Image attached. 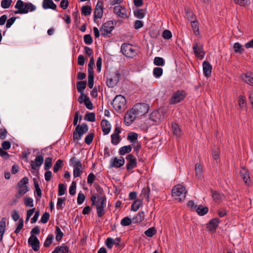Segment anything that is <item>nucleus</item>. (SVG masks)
Here are the masks:
<instances>
[{
	"label": "nucleus",
	"instance_id": "nucleus-50",
	"mask_svg": "<svg viewBox=\"0 0 253 253\" xmlns=\"http://www.w3.org/2000/svg\"><path fill=\"white\" fill-rule=\"evenodd\" d=\"M132 221V219H131L128 217L126 216L122 219L121 224L123 226H126L130 225Z\"/></svg>",
	"mask_w": 253,
	"mask_h": 253
},
{
	"label": "nucleus",
	"instance_id": "nucleus-60",
	"mask_svg": "<svg viewBox=\"0 0 253 253\" xmlns=\"http://www.w3.org/2000/svg\"><path fill=\"white\" fill-rule=\"evenodd\" d=\"M150 193V189L148 186L147 188H143L141 195H143L148 201L149 199V195Z\"/></svg>",
	"mask_w": 253,
	"mask_h": 253
},
{
	"label": "nucleus",
	"instance_id": "nucleus-15",
	"mask_svg": "<svg viewBox=\"0 0 253 253\" xmlns=\"http://www.w3.org/2000/svg\"><path fill=\"white\" fill-rule=\"evenodd\" d=\"M219 223L220 220L218 218L211 219L207 224L208 230L212 233H214Z\"/></svg>",
	"mask_w": 253,
	"mask_h": 253
},
{
	"label": "nucleus",
	"instance_id": "nucleus-12",
	"mask_svg": "<svg viewBox=\"0 0 253 253\" xmlns=\"http://www.w3.org/2000/svg\"><path fill=\"white\" fill-rule=\"evenodd\" d=\"M126 158L127 161L126 165V168L127 171H130L136 167L137 160L133 155L129 154L127 155Z\"/></svg>",
	"mask_w": 253,
	"mask_h": 253
},
{
	"label": "nucleus",
	"instance_id": "nucleus-10",
	"mask_svg": "<svg viewBox=\"0 0 253 253\" xmlns=\"http://www.w3.org/2000/svg\"><path fill=\"white\" fill-rule=\"evenodd\" d=\"M149 106L144 103H137L133 106L132 109L137 117H141L147 113L149 110Z\"/></svg>",
	"mask_w": 253,
	"mask_h": 253
},
{
	"label": "nucleus",
	"instance_id": "nucleus-28",
	"mask_svg": "<svg viewBox=\"0 0 253 253\" xmlns=\"http://www.w3.org/2000/svg\"><path fill=\"white\" fill-rule=\"evenodd\" d=\"M6 228V218L2 217L0 221V242L2 241Z\"/></svg>",
	"mask_w": 253,
	"mask_h": 253
},
{
	"label": "nucleus",
	"instance_id": "nucleus-18",
	"mask_svg": "<svg viewBox=\"0 0 253 253\" xmlns=\"http://www.w3.org/2000/svg\"><path fill=\"white\" fill-rule=\"evenodd\" d=\"M114 12L118 16L123 18L127 17L126 13V9L124 6L122 5L115 6L113 9Z\"/></svg>",
	"mask_w": 253,
	"mask_h": 253
},
{
	"label": "nucleus",
	"instance_id": "nucleus-16",
	"mask_svg": "<svg viewBox=\"0 0 253 253\" xmlns=\"http://www.w3.org/2000/svg\"><path fill=\"white\" fill-rule=\"evenodd\" d=\"M137 117H138L137 116L135 115V113L132 108L127 111V113L125 115V122L126 123V124L129 126L132 123Z\"/></svg>",
	"mask_w": 253,
	"mask_h": 253
},
{
	"label": "nucleus",
	"instance_id": "nucleus-56",
	"mask_svg": "<svg viewBox=\"0 0 253 253\" xmlns=\"http://www.w3.org/2000/svg\"><path fill=\"white\" fill-rule=\"evenodd\" d=\"M233 48L235 52L242 53L244 51V49L239 42H236L234 44Z\"/></svg>",
	"mask_w": 253,
	"mask_h": 253
},
{
	"label": "nucleus",
	"instance_id": "nucleus-64",
	"mask_svg": "<svg viewBox=\"0 0 253 253\" xmlns=\"http://www.w3.org/2000/svg\"><path fill=\"white\" fill-rule=\"evenodd\" d=\"M162 37L164 39L169 40L172 37V33L169 30H165L163 31Z\"/></svg>",
	"mask_w": 253,
	"mask_h": 253
},
{
	"label": "nucleus",
	"instance_id": "nucleus-22",
	"mask_svg": "<svg viewBox=\"0 0 253 253\" xmlns=\"http://www.w3.org/2000/svg\"><path fill=\"white\" fill-rule=\"evenodd\" d=\"M203 72L205 76L209 77L211 73L212 66L208 61H205L203 63Z\"/></svg>",
	"mask_w": 253,
	"mask_h": 253
},
{
	"label": "nucleus",
	"instance_id": "nucleus-7",
	"mask_svg": "<svg viewBox=\"0 0 253 253\" xmlns=\"http://www.w3.org/2000/svg\"><path fill=\"white\" fill-rule=\"evenodd\" d=\"M88 129V126L85 123H83L82 125H78L73 133L74 140L78 141L80 140L83 135L87 132Z\"/></svg>",
	"mask_w": 253,
	"mask_h": 253
},
{
	"label": "nucleus",
	"instance_id": "nucleus-2",
	"mask_svg": "<svg viewBox=\"0 0 253 253\" xmlns=\"http://www.w3.org/2000/svg\"><path fill=\"white\" fill-rule=\"evenodd\" d=\"M126 101L122 95H117L111 102L114 109L118 113H122L126 109Z\"/></svg>",
	"mask_w": 253,
	"mask_h": 253
},
{
	"label": "nucleus",
	"instance_id": "nucleus-20",
	"mask_svg": "<svg viewBox=\"0 0 253 253\" xmlns=\"http://www.w3.org/2000/svg\"><path fill=\"white\" fill-rule=\"evenodd\" d=\"M101 127L104 135L108 134L111 130V125L109 122L105 119L102 120L101 122Z\"/></svg>",
	"mask_w": 253,
	"mask_h": 253
},
{
	"label": "nucleus",
	"instance_id": "nucleus-26",
	"mask_svg": "<svg viewBox=\"0 0 253 253\" xmlns=\"http://www.w3.org/2000/svg\"><path fill=\"white\" fill-rule=\"evenodd\" d=\"M211 191L212 197L213 198L214 202L216 203L220 202L224 197V195L222 193L217 192L216 191L213 190L212 189H211Z\"/></svg>",
	"mask_w": 253,
	"mask_h": 253
},
{
	"label": "nucleus",
	"instance_id": "nucleus-46",
	"mask_svg": "<svg viewBox=\"0 0 253 253\" xmlns=\"http://www.w3.org/2000/svg\"><path fill=\"white\" fill-rule=\"evenodd\" d=\"M185 13L186 14V16L187 17V18L191 22V21H193L194 20H195V19H196V16L194 14V13L192 11H190L189 9L185 8Z\"/></svg>",
	"mask_w": 253,
	"mask_h": 253
},
{
	"label": "nucleus",
	"instance_id": "nucleus-14",
	"mask_svg": "<svg viewBox=\"0 0 253 253\" xmlns=\"http://www.w3.org/2000/svg\"><path fill=\"white\" fill-rule=\"evenodd\" d=\"M28 243L34 251L37 252L39 250L40 243L36 236L31 235L28 239Z\"/></svg>",
	"mask_w": 253,
	"mask_h": 253
},
{
	"label": "nucleus",
	"instance_id": "nucleus-63",
	"mask_svg": "<svg viewBox=\"0 0 253 253\" xmlns=\"http://www.w3.org/2000/svg\"><path fill=\"white\" fill-rule=\"evenodd\" d=\"M103 14V9H95L94 12V19L96 18H101Z\"/></svg>",
	"mask_w": 253,
	"mask_h": 253
},
{
	"label": "nucleus",
	"instance_id": "nucleus-33",
	"mask_svg": "<svg viewBox=\"0 0 253 253\" xmlns=\"http://www.w3.org/2000/svg\"><path fill=\"white\" fill-rule=\"evenodd\" d=\"M191 27L195 35H198L200 34L199 23L197 19L191 21Z\"/></svg>",
	"mask_w": 253,
	"mask_h": 253
},
{
	"label": "nucleus",
	"instance_id": "nucleus-11",
	"mask_svg": "<svg viewBox=\"0 0 253 253\" xmlns=\"http://www.w3.org/2000/svg\"><path fill=\"white\" fill-rule=\"evenodd\" d=\"M120 76L121 74L119 71L108 75L107 77V86L110 88L116 86L120 80Z\"/></svg>",
	"mask_w": 253,
	"mask_h": 253
},
{
	"label": "nucleus",
	"instance_id": "nucleus-37",
	"mask_svg": "<svg viewBox=\"0 0 253 253\" xmlns=\"http://www.w3.org/2000/svg\"><path fill=\"white\" fill-rule=\"evenodd\" d=\"M132 147L131 145H126L120 148L119 151V153L121 155H124L126 153H130Z\"/></svg>",
	"mask_w": 253,
	"mask_h": 253
},
{
	"label": "nucleus",
	"instance_id": "nucleus-41",
	"mask_svg": "<svg viewBox=\"0 0 253 253\" xmlns=\"http://www.w3.org/2000/svg\"><path fill=\"white\" fill-rule=\"evenodd\" d=\"M238 104L240 108L241 109L246 106V99L244 95H240L239 96Z\"/></svg>",
	"mask_w": 253,
	"mask_h": 253
},
{
	"label": "nucleus",
	"instance_id": "nucleus-53",
	"mask_svg": "<svg viewBox=\"0 0 253 253\" xmlns=\"http://www.w3.org/2000/svg\"><path fill=\"white\" fill-rule=\"evenodd\" d=\"M119 160L117 157H114L112 158L111 161L110 166L111 167H114L116 168H121L120 163Z\"/></svg>",
	"mask_w": 253,
	"mask_h": 253
},
{
	"label": "nucleus",
	"instance_id": "nucleus-29",
	"mask_svg": "<svg viewBox=\"0 0 253 253\" xmlns=\"http://www.w3.org/2000/svg\"><path fill=\"white\" fill-rule=\"evenodd\" d=\"M171 127L172 133L174 135H175L177 137H180L182 135V131L177 124L172 123Z\"/></svg>",
	"mask_w": 253,
	"mask_h": 253
},
{
	"label": "nucleus",
	"instance_id": "nucleus-52",
	"mask_svg": "<svg viewBox=\"0 0 253 253\" xmlns=\"http://www.w3.org/2000/svg\"><path fill=\"white\" fill-rule=\"evenodd\" d=\"M53 239V235L52 234H49L47 236L45 241L44 242L43 246L44 247L48 248L52 243Z\"/></svg>",
	"mask_w": 253,
	"mask_h": 253
},
{
	"label": "nucleus",
	"instance_id": "nucleus-39",
	"mask_svg": "<svg viewBox=\"0 0 253 253\" xmlns=\"http://www.w3.org/2000/svg\"><path fill=\"white\" fill-rule=\"evenodd\" d=\"M146 15L144 9H138L134 11V15L138 19H142Z\"/></svg>",
	"mask_w": 253,
	"mask_h": 253
},
{
	"label": "nucleus",
	"instance_id": "nucleus-40",
	"mask_svg": "<svg viewBox=\"0 0 253 253\" xmlns=\"http://www.w3.org/2000/svg\"><path fill=\"white\" fill-rule=\"evenodd\" d=\"M55 233L56 235V236H55L56 240L57 242L60 241L62 240L63 236H64V234L61 231L60 228L57 226H56Z\"/></svg>",
	"mask_w": 253,
	"mask_h": 253
},
{
	"label": "nucleus",
	"instance_id": "nucleus-6",
	"mask_svg": "<svg viewBox=\"0 0 253 253\" xmlns=\"http://www.w3.org/2000/svg\"><path fill=\"white\" fill-rule=\"evenodd\" d=\"M121 51L124 56L129 58H133L137 54L132 45L128 43H123L122 44Z\"/></svg>",
	"mask_w": 253,
	"mask_h": 253
},
{
	"label": "nucleus",
	"instance_id": "nucleus-13",
	"mask_svg": "<svg viewBox=\"0 0 253 253\" xmlns=\"http://www.w3.org/2000/svg\"><path fill=\"white\" fill-rule=\"evenodd\" d=\"M193 49L195 55L202 59L205 56V52L203 50V45L202 44L198 43L197 42H194L193 46Z\"/></svg>",
	"mask_w": 253,
	"mask_h": 253
},
{
	"label": "nucleus",
	"instance_id": "nucleus-62",
	"mask_svg": "<svg viewBox=\"0 0 253 253\" xmlns=\"http://www.w3.org/2000/svg\"><path fill=\"white\" fill-rule=\"evenodd\" d=\"M84 102L86 107L89 110H91L93 108V104L90 101L89 98L88 96H85V98L84 99Z\"/></svg>",
	"mask_w": 253,
	"mask_h": 253
},
{
	"label": "nucleus",
	"instance_id": "nucleus-3",
	"mask_svg": "<svg viewBox=\"0 0 253 253\" xmlns=\"http://www.w3.org/2000/svg\"><path fill=\"white\" fill-rule=\"evenodd\" d=\"M117 24L116 21L109 20L101 26L100 31L104 37L110 38L113 36L112 31L115 29Z\"/></svg>",
	"mask_w": 253,
	"mask_h": 253
},
{
	"label": "nucleus",
	"instance_id": "nucleus-55",
	"mask_svg": "<svg viewBox=\"0 0 253 253\" xmlns=\"http://www.w3.org/2000/svg\"><path fill=\"white\" fill-rule=\"evenodd\" d=\"M84 167L80 168H75L73 170V175L74 177H77L81 176L83 172V169Z\"/></svg>",
	"mask_w": 253,
	"mask_h": 253
},
{
	"label": "nucleus",
	"instance_id": "nucleus-1",
	"mask_svg": "<svg viewBox=\"0 0 253 253\" xmlns=\"http://www.w3.org/2000/svg\"><path fill=\"white\" fill-rule=\"evenodd\" d=\"M17 10L14 11L15 14H26L30 11H34L36 7L31 2H24L22 0H18L15 5Z\"/></svg>",
	"mask_w": 253,
	"mask_h": 253
},
{
	"label": "nucleus",
	"instance_id": "nucleus-21",
	"mask_svg": "<svg viewBox=\"0 0 253 253\" xmlns=\"http://www.w3.org/2000/svg\"><path fill=\"white\" fill-rule=\"evenodd\" d=\"M43 9H51L56 10L57 8L56 5L53 2L52 0H43L42 3Z\"/></svg>",
	"mask_w": 253,
	"mask_h": 253
},
{
	"label": "nucleus",
	"instance_id": "nucleus-31",
	"mask_svg": "<svg viewBox=\"0 0 253 253\" xmlns=\"http://www.w3.org/2000/svg\"><path fill=\"white\" fill-rule=\"evenodd\" d=\"M69 249L67 246H58L52 253H68Z\"/></svg>",
	"mask_w": 253,
	"mask_h": 253
},
{
	"label": "nucleus",
	"instance_id": "nucleus-59",
	"mask_svg": "<svg viewBox=\"0 0 253 253\" xmlns=\"http://www.w3.org/2000/svg\"><path fill=\"white\" fill-rule=\"evenodd\" d=\"M94 84V74H88V86L89 88H93Z\"/></svg>",
	"mask_w": 253,
	"mask_h": 253
},
{
	"label": "nucleus",
	"instance_id": "nucleus-58",
	"mask_svg": "<svg viewBox=\"0 0 253 253\" xmlns=\"http://www.w3.org/2000/svg\"><path fill=\"white\" fill-rule=\"evenodd\" d=\"M24 204L26 207H33V200L32 198L25 197L24 198Z\"/></svg>",
	"mask_w": 253,
	"mask_h": 253
},
{
	"label": "nucleus",
	"instance_id": "nucleus-49",
	"mask_svg": "<svg viewBox=\"0 0 253 253\" xmlns=\"http://www.w3.org/2000/svg\"><path fill=\"white\" fill-rule=\"evenodd\" d=\"M52 159L50 157H47L45 159L44 162V169L45 170H48L52 166Z\"/></svg>",
	"mask_w": 253,
	"mask_h": 253
},
{
	"label": "nucleus",
	"instance_id": "nucleus-42",
	"mask_svg": "<svg viewBox=\"0 0 253 253\" xmlns=\"http://www.w3.org/2000/svg\"><path fill=\"white\" fill-rule=\"evenodd\" d=\"M63 166V161L60 159L58 160L53 166L54 172H57L58 171L62 169Z\"/></svg>",
	"mask_w": 253,
	"mask_h": 253
},
{
	"label": "nucleus",
	"instance_id": "nucleus-38",
	"mask_svg": "<svg viewBox=\"0 0 253 253\" xmlns=\"http://www.w3.org/2000/svg\"><path fill=\"white\" fill-rule=\"evenodd\" d=\"M34 185L35 188V192L38 197L41 198L42 193L41 189L40 187L39 182L36 178L33 179Z\"/></svg>",
	"mask_w": 253,
	"mask_h": 253
},
{
	"label": "nucleus",
	"instance_id": "nucleus-25",
	"mask_svg": "<svg viewBox=\"0 0 253 253\" xmlns=\"http://www.w3.org/2000/svg\"><path fill=\"white\" fill-rule=\"evenodd\" d=\"M195 175L198 179H202L203 177V167L200 163L195 165Z\"/></svg>",
	"mask_w": 253,
	"mask_h": 253
},
{
	"label": "nucleus",
	"instance_id": "nucleus-43",
	"mask_svg": "<svg viewBox=\"0 0 253 253\" xmlns=\"http://www.w3.org/2000/svg\"><path fill=\"white\" fill-rule=\"evenodd\" d=\"M157 230L155 227H152L148 228L144 232L145 235L148 237H152L156 234Z\"/></svg>",
	"mask_w": 253,
	"mask_h": 253
},
{
	"label": "nucleus",
	"instance_id": "nucleus-51",
	"mask_svg": "<svg viewBox=\"0 0 253 253\" xmlns=\"http://www.w3.org/2000/svg\"><path fill=\"white\" fill-rule=\"evenodd\" d=\"M94 66V60L93 57L90 58L88 64V74H94L93 66Z\"/></svg>",
	"mask_w": 253,
	"mask_h": 253
},
{
	"label": "nucleus",
	"instance_id": "nucleus-36",
	"mask_svg": "<svg viewBox=\"0 0 253 253\" xmlns=\"http://www.w3.org/2000/svg\"><path fill=\"white\" fill-rule=\"evenodd\" d=\"M137 133L134 132H129L128 133L127 139L129 140L130 142L132 143L133 144H134L135 143L137 142Z\"/></svg>",
	"mask_w": 253,
	"mask_h": 253
},
{
	"label": "nucleus",
	"instance_id": "nucleus-30",
	"mask_svg": "<svg viewBox=\"0 0 253 253\" xmlns=\"http://www.w3.org/2000/svg\"><path fill=\"white\" fill-rule=\"evenodd\" d=\"M86 82L85 81H81L77 83V89L81 94L84 93V90L86 88Z\"/></svg>",
	"mask_w": 253,
	"mask_h": 253
},
{
	"label": "nucleus",
	"instance_id": "nucleus-32",
	"mask_svg": "<svg viewBox=\"0 0 253 253\" xmlns=\"http://www.w3.org/2000/svg\"><path fill=\"white\" fill-rule=\"evenodd\" d=\"M144 212L143 211H139L136 216L132 218V221L134 223H137L141 222L144 219Z\"/></svg>",
	"mask_w": 253,
	"mask_h": 253
},
{
	"label": "nucleus",
	"instance_id": "nucleus-44",
	"mask_svg": "<svg viewBox=\"0 0 253 253\" xmlns=\"http://www.w3.org/2000/svg\"><path fill=\"white\" fill-rule=\"evenodd\" d=\"M65 198H58L57 199L56 208L58 210H62L63 209V206L65 205Z\"/></svg>",
	"mask_w": 253,
	"mask_h": 253
},
{
	"label": "nucleus",
	"instance_id": "nucleus-23",
	"mask_svg": "<svg viewBox=\"0 0 253 253\" xmlns=\"http://www.w3.org/2000/svg\"><path fill=\"white\" fill-rule=\"evenodd\" d=\"M241 77L246 83L253 86V73L248 72L243 74Z\"/></svg>",
	"mask_w": 253,
	"mask_h": 253
},
{
	"label": "nucleus",
	"instance_id": "nucleus-57",
	"mask_svg": "<svg viewBox=\"0 0 253 253\" xmlns=\"http://www.w3.org/2000/svg\"><path fill=\"white\" fill-rule=\"evenodd\" d=\"M154 63L156 66H162L165 64V61L163 58L156 57L154 60Z\"/></svg>",
	"mask_w": 253,
	"mask_h": 253
},
{
	"label": "nucleus",
	"instance_id": "nucleus-47",
	"mask_svg": "<svg viewBox=\"0 0 253 253\" xmlns=\"http://www.w3.org/2000/svg\"><path fill=\"white\" fill-rule=\"evenodd\" d=\"M163 70L161 67H155L153 69V75L157 78L160 77L163 75Z\"/></svg>",
	"mask_w": 253,
	"mask_h": 253
},
{
	"label": "nucleus",
	"instance_id": "nucleus-35",
	"mask_svg": "<svg viewBox=\"0 0 253 253\" xmlns=\"http://www.w3.org/2000/svg\"><path fill=\"white\" fill-rule=\"evenodd\" d=\"M209 211L208 207H203L202 205H199L196 209V211L201 216L205 215Z\"/></svg>",
	"mask_w": 253,
	"mask_h": 253
},
{
	"label": "nucleus",
	"instance_id": "nucleus-24",
	"mask_svg": "<svg viewBox=\"0 0 253 253\" xmlns=\"http://www.w3.org/2000/svg\"><path fill=\"white\" fill-rule=\"evenodd\" d=\"M43 158L42 155L37 156L35 160V164L33 161L31 162V166L32 169H36V167H40L43 163Z\"/></svg>",
	"mask_w": 253,
	"mask_h": 253
},
{
	"label": "nucleus",
	"instance_id": "nucleus-34",
	"mask_svg": "<svg viewBox=\"0 0 253 253\" xmlns=\"http://www.w3.org/2000/svg\"><path fill=\"white\" fill-rule=\"evenodd\" d=\"M142 200L143 199H139L135 200L131 205V210L134 211H137L142 205Z\"/></svg>",
	"mask_w": 253,
	"mask_h": 253
},
{
	"label": "nucleus",
	"instance_id": "nucleus-17",
	"mask_svg": "<svg viewBox=\"0 0 253 253\" xmlns=\"http://www.w3.org/2000/svg\"><path fill=\"white\" fill-rule=\"evenodd\" d=\"M241 175L245 183L247 185H250L251 183V179L250 176V172L245 167L242 168V170L241 171Z\"/></svg>",
	"mask_w": 253,
	"mask_h": 253
},
{
	"label": "nucleus",
	"instance_id": "nucleus-9",
	"mask_svg": "<svg viewBox=\"0 0 253 253\" xmlns=\"http://www.w3.org/2000/svg\"><path fill=\"white\" fill-rule=\"evenodd\" d=\"M97 196L95 194L92 195L90 198L91 206H95L96 208V212L99 217H101L105 213V208L106 205L100 204L96 203Z\"/></svg>",
	"mask_w": 253,
	"mask_h": 253
},
{
	"label": "nucleus",
	"instance_id": "nucleus-5",
	"mask_svg": "<svg viewBox=\"0 0 253 253\" xmlns=\"http://www.w3.org/2000/svg\"><path fill=\"white\" fill-rule=\"evenodd\" d=\"M28 182L29 179L26 176L24 177L18 182L17 186L19 189L15 195V197L16 199L21 198L29 191L28 187L26 186Z\"/></svg>",
	"mask_w": 253,
	"mask_h": 253
},
{
	"label": "nucleus",
	"instance_id": "nucleus-45",
	"mask_svg": "<svg viewBox=\"0 0 253 253\" xmlns=\"http://www.w3.org/2000/svg\"><path fill=\"white\" fill-rule=\"evenodd\" d=\"M81 12L82 14L85 16L89 15L91 12V6L88 5L83 6L81 9Z\"/></svg>",
	"mask_w": 253,
	"mask_h": 253
},
{
	"label": "nucleus",
	"instance_id": "nucleus-19",
	"mask_svg": "<svg viewBox=\"0 0 253 253\" xmlns=\"http://www.w3.org/2000/svg\"><path fill=\"white\" fill-rule=\"evenodd\" d=\"M162 119V114L157 110L153 111L149 115V119L156 123H160Z\"/></svg>",
	"mask_w": 253,
	"mask_h": 253
},
{
	"label": "nucleus",
	"instance_id": "nucleus-27",
	"mask_svg": "<svg viewBox=\"0 0 253 253\" xmlns=\"http://www.w3.org/2000/svg\"><path fill=\"white\" fill-rule=\"evenodd\" d=\"M70 165L74 168H82V167H84V165H83L81 162L79 160H78L75 157H72L70 159Z\"/></svg>",
	"mask_w": 253,
	"mask_h": 253
},
{
	"label": "nucleus",
	"instance_id": "nucleus-54",
	"mask_svg": "<svg viewBox=\"0 0 253 253\" xmlns=\"http://www.w3.org/2000/svg\"><path fill=\"white\" fill-rule=\"evenodd\" d=\"M94 137V133L93 132H90L88 134L84 139V142L86 144L89 145L93 141V138Z\"/></svg>",
	"mask_w": 253,
	"mask_h": 253
},
{
	"label": "nucleus",
	"instance_id": "nucleus-8",
	"mask_svg": "<svg viewBox=\"0 0 253 253\" xmlns=\"http://www.w3.org/2000/svg\"><path fill=\"white\" fill-rule=\"evenodd\" d=\"M187 96V93L184 90H177L173 92L169 99L170 104H175L183 101Z\"/></svg>",
	"mask_w": 253,
	"mask_h": 253
},
{
	"label": "nucleus",
	"instance_id": "nucleus-48",
	"mask_svg": "<svg viewBox=\"0 0 253 253\" xmlns=\"http://www.w3.org/2000/svg\"><path fill=\"white\" fill-rule=\"evenodd\" d=\"M84 120L88 122H94L95 121V114L90 112L87 113L84 116Z\"/></svg>",
	"mask_w": 253,
	"mask_h": 253
},
{
	"label": "nucleus",
	"instance_id": "nucleus-61",
	"mask_svg": "<svg viewBox=\"0 0 253 253\" xmlns=\"http://www.w3.org/2000/svg\"><path fill=\"white\" fill-rule=\"evenodd\" d=\"M66 190V187L64 184H62V183L59 184V185H58V196L63 195L65 194Z\"/></svg>",
	"mask_w": 253,
	"mask_h": 253
},
{
	"label": "nucleus",
	"instance_id": "nucleus-4",
	"mask_svg": "<svg viewBox=\"0 0 253 253\" xmlns=\"http://www.w3.org/2000/svg\"><path fill=\"white\" fill-rule=\"evenodd\" d=\"M186 193V188L181 184L174 186L171 190L172 196L180 202L185 199Z\"/></svg>",
	"mask_w": 253,
	"mask_h": 253
}]
</instances>
